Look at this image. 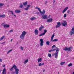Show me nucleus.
I'll list each match as a JSON object with an SVG mask.
<instances>
[{"instance_id": "20e7f679", "label": "nucleus", "mask_w": 74, "mask_h": 74, "mask_svg": "<svg viewBox=\"0 0 74 74\" xmlns=\"http://www.w3.org/2000/svg\"><path fill=\"white\" fill-rule=\"evenodd\" d=\"M26 34V32L25 31H23L22 34L20 36V38L22 40H23L24 38H25V34Z\"/></svg>"}, {"instance_id": "f03ea898", "label": "nucleus", "mask_w": 74, "mask_h": 74, "mask_svg": "<svg viewBox=\"0 0 74 74\" xmlns=\"http://www.w3.org/2000/svg\"><path fill=\"white\" fill-rule=\"evenodd\" d=\"M36 9H38V11H39L40 13L41 14V15H43L41 17V18H42V19H45L47 18V15L46 14H45V10L43 9L42 12L40 8L36 7Z\"/></svg>"}, {"instance_id": "79ce46f5", "label": "nucleus", "mask_w": 74, "mask_h": 74, "mask_svg": "<svg viewBox=\"0 0 74 74\" xmlns=\"http://www.w3.org/2000/svg\"><path fill=\"white\" fill-rule=\"evenodd\" d=\"M2 60L0 58V62H2Z\"/></svg>"}, {"instance_id": "de8ad7c7", "label": "nucleus", "mask_w": 74, "mask_h": 74, "mask_svg": "<svg viewBox=\"0 0 74 74\" xmlns=\"http://www.w3.org/2000/svg\"><path fill=\"white\" fill-rule=\"evenodd\" d=\"M55 0H54L53 3H55Z\"/></svg>"}, {"instance_id": "f3484780", "label": "nucleus", "mask_w": 74, "mask_h": 74, "mask_svg": "<svg viewBox=\"0 0 74 74\" xmlns=\"http://www.w3.org/2000/svg\"><path fill=\"white\" fill-rule=\"evenodd\" d=\"M5 17V15H4V14L0 15V18H4Z\"/></svg>"}, {"instance_id": "c03bdc74", "label": "nucleus", "mask_w": 74, "mask_h": 74, "mask_svg": "<svg viewBox=\"0 0 74 74\" xmlns=\"http://www.w3.org/2000/svg\"><path fill=\"white\" fill-rule=\"evenodd\" d=\"M47 3V1H46L45 2V4H46Z\"/></svg>"}, {"instance_id": "a18cd8bd", "label": "nucleus", "mask_w": 74, "mask_h": 74, "mask_svg": "<svg viewBox=\"0 0 74 74\" xmlns=\"http://www.w3.org/2000/svg\"><path fill=\"white\" fill-rule=\"evenodd\" d=\"M5 65H3V67H5Z\"/></svg>"}, {"instance_id": "5701e85b", "label": "nucleus", "mask_w": 74, "mask_h": 74, "mask_svg": "<svg viewBox=\"0 0 74 74\" xmlns=\"http://www.w3.org/2000/svg\"><path fill=\"white\" fill-rule=\"evenodd\" d=\"M72 49V48L71 47H70L69 48H68V51L69 52L71 50V49Z\"/></svg>"}, {"instance_id": "4be33fe9", "label": "nucleus", "mask_w": 74, "mask_h": 74, "mask_svg": "<svg viewBox=\"0 0 74 74\" xmlns=\"http://www.w3.org/2000/svg\"><path fill=\"white\" fill-rule=\"evenodd\" d=\"M44 63H40L38 64L39 66H44Z\"/></svg>"}, {"instance_id": "bb28decb", "label": "nucleus", "mask_w": 74, "mask_h": 74, "mask_svg": "<svg viewBox=\"0 0 74 74\" xmlns=\"http://www.w3.org/2000/svg\"><path fill=\"white\" fill-rule=\"evenodd\" d=\"M48 56L49 58H51L52 57V56L51 55V53H48Z\"/></svg>"}, {"instance_id": "7c9ffc66", "label": "nucleus", "mask_w": 74, "mask_h": 74, "mask_svg": "<svg viewBox=\"0 0 74 74\" xmlns=\"http://www.w3.org/2000/svg\"><path fill=\"white\" fill-rule=\"evenodd\" d=\"M47 32V30L46 29H45L44 30V33H43V34H45V33H46Z\"/></svg>"}, {"instance_id": "2eb2a0df", "label": "nucleus", "mask_w": 74, "mask_h": 74, "mask_svg": "<svg viewBox=\"0 0 74 74\" xmlns=\"http://www.w3.org/2000/svg\"><path fill=\"white\" fill-rule=\"evenodd\" d=\"M30 19L31 21H33L35 20V19H36V18L34 17H32Z\"/></svg>"}, {"instance_id": "72a5a7b5", "label": "nucleus", "mask_w": 74, "mask_h": 74, "mask_svg": "<svg viewBox=\"0 0 74 74\" xmlns=\"http://www.w3.org/2000/svg\"><path fill=\"white\" fill-rule=\"evenodd\" d=\"M9 12H10V14H14V12L12 11H9Z\"/></svg>"}, {"instance_id": "dca6fc26", "label": "nucleus", "mask_w": 74, "mask_h": 74, "mask_svg": "<svg viewBox=\"0 0 74 74\" xmlns=\"http://www.w3.org/2000/svg\"><path fill=\"white\" fill-rule=\"evenodd\" d=\"M4 27H10V25L5 24L3 26Z\"/></svg>"}, {"instance_id": "9b49d317", "label": "nucleus", "mask_w": 74, "mask_h": 74, "mask_svg": "<svg viewBox=\"0 0 74 74\" xmlns=\"http://www.w3.org/2000/svg\"><path fill=\"white\" fill-rule=\"evenodd\" d=\"M2 73L3 74H6V69L5 68H4L3 69Z\"/></svg>"}, {"instance_id": "c756f323", "label": "nucleus", "mask_w": 74, "mask_h": 74, "mask_svg": "<svg viewBox=\"0 0 74 74\" xmlns=\"http://www.w3.org/2000/svg\"><path fill=\"white\" fill-rule=\"evenodd\" d=\"M23 4L24 5H27V1H26L25 2L23 3Z\"/></svg>"}, {"instance_id": "ea45409f", "label": "nucleus", "mask_w": 74, "mask_h": 74, "mask_svg": "<svg viewBox=\"0 0 74 74\" xmlns=\"http://www.w3.org/2000/svg\"><path fill=\"white\" fill-rule=\"evenodd\" d=\"M9 32H13V29H12L11 30H10L9 31Z\"/></svg>"}, {"instance_id": "2f4dec72", "label": "nucleus", "mask_w": 74, "mask_h": 74, "mask_svg": "<svg viewBox=\"0 0 74 74\" xmlns=\"http://www.w3.org/2000/svg\"><path fill=\"white\" fill-rule=\"evenodd\" d=\"M44 35H45V34H44V33H43L42 34H40L39 35V36H40V37H41V36H44Z\"/></svg>"}, {"instance_id": "6e6552de", "label": "nucleus", "mask_w": 74, "mask_h": 74, "mask_svg": "<svg viewBox=\"0 0 74 74\" xmlns=\"http://www.w3.org/2000/svg\"><path fill=\"white\" fill-rule=\"evenodd\" d=\"M52 21H53V19H52V18H51L49 19H47V22L50 23V22H52Z\"/></svg>"}, {"instance_id": "1a4fd4ad", "label": "nucleus", "mask_w": 74, "mask_h": 74, "mask_svg": "<svg viewBox=\"0 0 74 74\" xmlns=\"http://www.w3.org/2000/svg\"><path fill=\"white\" fill-rule=\"evenodd\" d=\"M31 6V5H27V8H25L24 9L25 10H29V7H30Z\"/></svg>"}, {"instance_id": "58836bf2", "label": "nucleus", "mask_w": 74, "mask_h": 74, "mask_svg": "<svg viewBox=\"0 0 74 74\" xmlns=\"http://www.w3.org/2000/svg\"><path fill=\"white\" fill-rule=\"evenodd\" d=\"M66 16H67V15H66V14H64V18H66Z\"/></svg>"}, {"instance_id": "39448f33", "label": "nucleus", "mask_w": 74, "mask_h": 74, "mask_svg": "<svg viewBox=\"0 0 74 74\" xmlns=\"http://www.w3.org/2000/svg\"><path fill=\"white\" fill-rule=\"evenodd\" d=\"M70 34L71 36H72L73 34H74V27L72 28L71 31H70Z\"/></svg>"}, {"instance_id": "f8f14e48", "label": "nucleus", "mask_w": 74, "mask_h": 74, "mask_svg": "<svg viewBox=\"0 0 74 74\" xmlns=\"http://www.w3.org/2000/svg\"><path fill=\"white\" fill-rule=\"evenodd\" d=\"M35 34L37 35L38 34V31L37 29H35L34 31Z\"/></svg>"}, {"instance_id": "393cba45", "label": "nucleus", "mask_w": 74, "mask_h": 74, "mask_svg": "<svg viewBox=\"0 0 74 74\" xmlns=\"http://www.w3.org/2000/svg\"><path fill=\"white\" fill-rule=\"evenodd\" d=\"M63 50L64 51H68V47H65L64 49Z\"/></svg>"}, {"instance_id": "6ab92c4d", "label": "nucleus", "mask_w": 74, "mask_h": 74, "mask_svg": "<svg viewBox=\"0 0 74 74\" xmlns=\"http://www.w3.org/2000/svg\"><path fill=\"white\" fill-rule=\"evenodd\" d=\"M44 28V26H41L40 28H39V30L40 31H41L42 30V29Z\"/></svg>"}, {"instance_id": "c85d7f7f", "label": "nucleus", "mask_w": 74, "mask_h": 74, "mask_svg": "<svg viewBox=\"0 0 74 74\" xmlns=\"http://www.w3.org/2000/svg\"><path fill=\"white\" fill-rule=\"evenodd\" d=\"M72 65H73V64L72 63H70L68 64V66L70 67L71 66H72Z\"/></svg>"}, {"instance_id": "0eeeda50", "label": "nucleus", "mask_w": 74, "mask_h": 74, "mask_svg": "<svg viewBox=\"0 0 74 74\" xmlns=\"http://www.w3.org/2000/svg\"><path fill=\"white\" fill-rule=\"evenodd\" d=\"M62 25L63 26H65L67 25V22L66 21H63L61 23Z\"/></svg>"}, {"instance_id": "b1692460", "label": "nucleus", "mask_w": 74, "mask_h": 74, "mask_svg": "<svg viewBox=\"0 0 74 74\" xmlns=\"http://www.w3.org/2000/svg\"><path fill=\"white\" fill-rule=\"evenodd\" d=\"M49 41H47L46 42V44L47 45H49Z\"/></svg>"}, {"instance_id": "7ed1b4c3", "label": "nucleus", "mask_w": 74, "mask_h": 74, "mask_svg": "<svg viewBox=\"0 0 74 74\" xmlns=\"http://www.w3.org/2000/svg\"><path fill=\"white\" fill-rule=\"evenodd\" d=\"M14 68V70H15L14 73H15L16 74H18L19 71V69H17V66H16V65H14L10 69V71H12Z\"/></svg>"}, {"instance_id": "423d86ee", "label": "nucleus", "mask_w": 74, "mask_h": 74, "mask_svg": "<svg viewBox=\"0 0 74 74\" xmlns=\"http://www.w3.org/2000/svg\"><path fill=\"white\" fill-rule=\"evenodd\" d=\"M40 45L41 46H43L44 45V40H43V39H40Z\"/></svg>"}, {"instance_id": "a878e982", "label": "nucleus", "mask_w": 74, "mask_h": 74, "mask_svg": "<svg viewBox=\"0 0 74 74\" xmlns=\"http://www.w3.org/2000/svg\"><path fill=\"white\" fill-rule=\"evenodd\" d=\"M3 38H4V36H3L0 39V41H1V40H3Z\"/></svg>"}, {"instance_id": "4c0bfd02", "label": "nucleus", "mask_w": 74, "mask_h": 74, "mask_svg": "<svg viewBox=\"0 0 74 74\" xmlns=\"http://www.w3.org/2000/svg\"><path fill=\"white\" fill-rule=\"evenodd\" d=\"M21 49L22 51H23V47H22V46L21 47Z\"/></svg>"}, {"instance_id": "473e14b6", "label": "nucleus", "mask_w": 74, "mask_h": 74, "mask_svg": "<svg viewBox=\"0 0 74 74\" xmlns=\"http://www.w3.org/2000/svg\"><path fill=\"white\" fill-rule=\"evenodd\" d=\"M64 63H65V62H61L60 63V64L61 65H63L64 64Z\"/></svg>"}, {"instance_id": "412c9836", "label": "nucleus", "mask_w": 74, "mask_h": 74, "mask_svg": "<svg viewBox=\"0 0 74 74\" xmlns=\"http://www.w3.org/2000/svg\"><path fill=\"white\" fill-rule=\"evenodd\" d=\"M28 61H29L28 59H27L25 60V62L24 63V64H26L27 62H28Z\"/></svg>"}, {"instance_id": "c9c22d12", "label": "nucleus", "mask_w": 74, "mask_h": 74, "mask_svg": "<svg viewBox=\"0 0 74 74\" xmlns=\"http://www.w3.org/2000/svg\"><path fill=\"white\" fill-rule=\"evenodd\" d=\"M4 5L3 3H0V7H2Z\"/></svg>"}, {"instance_id": "37998d69", "label": "nucleus", "mask_w": 74, "mask_h": 74, "mask_svg": "<svg viewBox=\"0 0 74 74\" xmlns=\"http://www.w3.org/2000/svg\"><path fill=\"white\" fill-rule=\"evenodd\" d=\"M67 13H70V10H68L67 11Z\"/></svg>"}, {"instance_id": "49530a36", "label": "nucleus", "mask_w": 74, "mask_h": 74, "mask_svg": "<svg viewBox=\"0 0 74 74\" xmlns=\"http://www.w3.org/2000/svg\"><path fill=\"white\" fill-rule=\"evenodd\" d=\"M45 69L43 70V72H45Z\"/></svg>"}, {"instance_id": "603ef678", "label": "nucleus", "mask_w": 74, "mask_h": 74, "mask_svg": "<svg viewBox=\"0 0 74 74\" xmlns=\"http://www.w3.org/2000/svg\"><path fill=\"white\" fill-rule=\"evenodd\" d=\"M2 44H3V43H2Z\"/></svg>"}, {"instance_id": "e433bc0d", "label": "nucleus", "mask_w": 74, "mask_h": 74, "mask_svg": "<svg viewBox=\"0 0 74 74\" xmlns=\"http://www.w3.org/2000/svg\"><path fill=\"white\" fill-rule=\"evenodd\" d=\"M20 8H22L23 7V5L22 4H21L20 5Z\"/></svg>"}, {"instance_id": "3c124183", "label": "nucleus", "mask_w": 74, "mask_h": 74, "mask_svg": "<svg viewBox=\"0 0 74 74\" xmlns=\"http://www.w3.org/2000/svg\"><path fill=\"white\" fill-rule=\"evenodd\" d=\"M58 74H59V72H58Z\"/></svg>"}, {"instance_id": "ddd939ff", "label": "nucleus", "mask_w": 74, "mask_h": 74, "mask_svg": "<svg viewBox=\"0 0 74 74\" xmlns=\"http://www.w3.org/2000/svg\"><path fill=\"white\" fill-rule=\"evenodd\" d=\"M67 10H68V7H66L65 8H64V9L62 11V13H64V12H66V11H67Z\"/></svg>"}, {"instance_id": "cd10ccee", "label": "nucleus", "mask_w": 74, "mask_h": 74, "mask_svg": "<svg viewBox=\"0 0 74 74\" xmlns=\"http://www.w3.org/2000/svg\"><path fill=\"white\" fill-rule=\"evenodd\" d=\"M12 51V49H11L10 50H9V51H8V52L7 53V54H8L10 52H11Z\"/></svg>"}, {"instance_id": "a19ab883", "label": "nucleus", "mask_w": 74, "mask_h": 74, "mask_svg": "<svg viewBox=\"0 0 74 74\" xmlns=\"http://www.w3.org/2000/svg\"><path fill=\"white\" fill-rule=\"evenodd\" d=\"M12 15H13V16H14L16 17V15H15V14H14V13L13 14H12Z\"/></svg>"}, {"instance_id": "09e8293b", "label": "nucleus", "mask_w": 74, "mask_h": 74, "mask_svg": "<svg viewBox=\"0 0 74 74\" xmlns=\"http://www.w3.org/2000/svg\"><path fill=\"white\" fill-rule=\"evenodd\" d=\"M12 41V39H11V41Z\"/></svg>"}, {"instance_id": "8fccbe9b", "label": "nucleus", "mask_w": 74, "mask_h": 74, "mask_svg": "<svg viewBox=\"0 0 74 74\" xmlns=\"http://www.w3.org/2000/svg\"><path fill=\"white\" fill-rule=\"evenodd\" d=\"M73 74H74V72L73 73Z\"/></svg>"}, {"instance_id": "f257e3e1", "label": "nucleus", "mask_w": 74, "mask_h": 74, "mask_svg": "<svg viewBox=\"0 0 74 74\" xmlns=\"http://www.w3.org/2000/svg\"><path fill=\"white\" fill-rule=\"evenodd\" d=\"M52 51H56L54 55L55 56V58H57L58 57V53H59V49L55 47V45H53L52 47V50H49V52H52Z\"/></svg>"}, {"instance_id": "9d476101", "label": "nucleus", "mask_w": 74, "mask_h": 74, "mask_svg": "<svg viewBox=\"0 0 74 74\" xmlns=\"http://www.w3.org/2000/svg\"><path fill=\"white\" fill-rule=\"evenodd\" d=\"M60 25H61V24L60 23L58 22L57 23V25H56V27L57 28V27H60Z\"/></svg>"}, {"instance_id": "a211bd4d", "label": "nucleus", "mask_w": 74, "mask_h": 74, "mask_svg": "<svg viewBox=\"0 0 74 74\" xmlns=\"http://www.w3.org/2000/svg\"><path fill=\"white\" fill-rule=\"evenodd\" d=\"M21 12V11L19 10H15V12L16 13H19Z\"/></svg>"}, {"instance_id": "864d4df0", "label": "nucleus", "mask_w": 74, "mask_h": 74, "mask_svg": "<svg viewBox=\"0 0 74 74\" xmlns=\"http://www.w3.org/2000/svg\"><path fill=\"white\" fill-rule=\"evenodd\" d=\"M73 59H74V58H73Z\"/></svg>"}, {"instance_id": "f704fd0d", "label": "nucleus", "mask_w": 74, "mask_h": 74, "mask_svg": "<svg viewBox=\"0 0 74 74\" xmlns=\"http://www.w3.org/2000/svg\"><path fill=\"white\" fill-rule=\"evenodd\" d=\"M58 41V39H54L53 41H53H55V42L56 41Z\"/></svg>"}, {"instance_id": "4468645a", "label": "nucleus", "mask_w": 74, "mask_h": 74, "mask_svg": "<svg viewBox=\"0 0 74 74\" xmlns=\"http://www.w3.org/2000/svg\"><path fill=\"white\" fill-rule=\"evenodd\" d=\"M54 36H55V34H53L52 36L51 37V41L53 42V38L54 37Z\"/></svg>"}, {"instance_id": "aec40b11", "label": "nucleus", "mask_w": 74, "mask_h": 74, "mask_svg": "<svg viewBox=\"0 0 74 74\" xmlns=\"http://www.w3.org/2000/svg\"><path fill=\"white\" fill-rule=\"evenodd\" d=\"M41 60H42V59H41V58L38 59V63H40V62H41Z\"/></svg>"}]
</instances>
